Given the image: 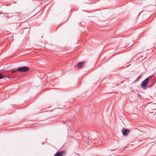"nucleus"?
<instances>
[{
    "mask_svg": "<svg viewBox=\"0 0 156 156\" xmlns=\"http://www.w3.org/2000/svg\"><path fill=\"white\" fill-rule=\"evenodd\" d=\"M84 65V63L83 62H80L78 63V67L79 68H80L82 67Z\"/></svg>",
    "mask_w": 156,
    "mask_h": 156,
    "instance_id": "39448f33",
    "label": "nucleus"
},
{
    "mask_svg": "<svg viewBox=\"0 0 156 156\" xmlns=\"http://www.w3.org/2000/svg\"><path fill=\"white\" fill-rule=\"evenodd\" d=\"M29 69V68L27 66H23L20 68H19L17 69H16L14 70V71H18L19 72H27L28 71Z\"/></svg>",
    "mask_w": 156,
    "mask_h": 156,
    "instance_id": "f257e3e1",
    "label": "nucleus"
},
{
    "mask_svg": "<svg viewBox=\"0 0 156 156\" xmlns=\"http://www.w3.org/2000/svg\"><path fill=\"white\" fill-rule=\"evenodd\" d=\"M63 154L62 151L57 152L54 155V156H62Z\"/></svg>",
    "mask_w": 156,
    "mask_h": 156,
    "instance_id": "20e7f679",
    "label": "nucleus"
},
{
    "mask_svg": "<svg viewBox=\"0 0 156 156\" xmlns=\"http://www.w3.org/2000/svg\"><path fill=\"white\" fill-rule=\"evenodd\" d=\"M98 143H99V144H101L100 142H99V141H98Z\"/></svg>",
    "mask_w": 156,
    "mask_h": 156,
    "instance_id": "0eeeda50",
    "label": "nucleus"
},
{
    "mask_svg": "<svg viewBox=\"0 0 156 156\" xmlns=\"http://www.w3.org/2000/svg\"><path fill=\"white\" fill-rule=\"evenodd\" d=\"M3 76L2 75L1 73H0V79L3 78Z\"/></svg>",
    "mask_w": 156,
    "mask_h": 156,
    "instance_id": "423d86ee",
    "label": "nucleus"
},
{
    "mask_svg": "<svg viewBox=\"0 0 156 156\" xmlns=\"http://www.w3.org/2000/svg\"><path fill=\"white\" fill-rule=\"evenodd\" d=\"M129 132V130L128 129H123L122 130V133L124 136L127 135Z\"/></svg>",
    "mask_w": 156,
    "mask_h": 156,
    "instance_id": "7ed1b4c3",
    "label": "nucleus"
},
{
    "mask_svg": "<svg viewBox=\"0 0 156 156\" xmlns=\"http://www.w3.org/2000/svg\"><path fill=\"white\" fill-rule=\"evenodd\" d=\"M149 79V77H148L142 82L141 83V87L142 88H145L146 87V86L148 83Z\"/></svg>",
    "mask_w": 156,
    "mask_h": 156,
    "instance_id": "f03ea898",
    "label": "nucleus"
}]
</instances>
